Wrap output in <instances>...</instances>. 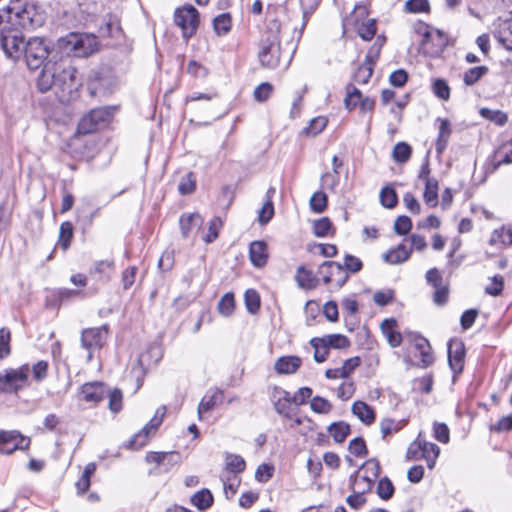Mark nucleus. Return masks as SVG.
I'll return each mask as SVG.
<instances>
[{
	"instance_id": "48",
	"label": "nucleus",
	"mask_w": 512,
	"mask_h": 512,
	"mask_svg": "<svg viewBox=\"0 0 512 512\" xmlns=\"http://www.w3.org/2000/svg\"><path fill=\"white\" fill-rule=\"evenodd\" d=\"M214 30L218 35H225L231 29V17L229 13H223L214 18Z\"/></svg>"
},
{
	"instance_id": "43",
	"label": "nucleus",
	"mask_w": 512,
	"mask_h": 512,
	"mask_svg": "<svg viewBox=\"0 0 512 512\" xmlns=\"http://www.w3.org/2000/svg\"><path fill=\"white\" fill-rule=\"evenodd\" d=\"M217 309L221 315L225 317L230 316L235 309V299L233 293H225L218 302Z\"/></svg>"
},
{
	"instance_id": "11",
	"label": "nucleus",
	"mask_w": 512,
	"mask_h": 512,
	"mask_svg": "<svg viewBox=\"0 0 512 512\" xmlns=\"http://www.w3.org/2000/svg\"><path fill=\"white\" fill-rule=\"evenodd\" d=\"M317 273L322 278L324 284L328 285L335 282L338 289L343 287L349 278L343 266L335 261H324L319 266Z\"/></svg>"
},
{
	"instance_id": "38",
	"label": "nucleus",
	"mask_w": 512,
	"mask_h": 512,
	"mask_svg": "<svg viewBox=\"0 0 512 512\" xmlns=\"http://www.w3.org/2000/svg\"><path fill=\"white\" fill-rule=\"evenodd\" d=\"M487 66H477L468 69L463 75V81L466 86H473L476 84L484 75L488 73Z\"/></svg>"
},
{
	"instance_id": "5",
	"label": "nucleus",
	"mask_w": 512,
	"mask_h": 512,
	"mask_svg": "<svg viewBox=\"0 0 512 512\" xmlns=\"http://www.w3.org/2000/svg\"><path fill=\"white\" fill-rule=\"evenodd\" d=\"M26 42L17 27L0 30V47L12 60H18L23 55Z\"/></svg>"
},
{
	"instance_id": "22",
	"label": "nucleus",
	"mask_w": 512,
	"mask_h": 512,
	"mask_svg": "<svg viewBox=\"0 0 512 512\" xmlns=\"http://www.w3.org/2000/svg\"><path fill=\"white\" fill-rule=\"evenodd\" d=\"M397 321L394 318L385 319L381 323L383 335L387 338L391 347H398L402 342L400 332L396 331Z\"/></svg>"
},
{
	"instance_id": "29",
	"label": "nucleus",
	"mask_w": 512,
	"mask_h": 512,
	"mask_svg": "<svg viewBox=\"0 0 512 512\" xmlns=\"http://www.w3.org/2000/svg\"><path fill=\"white\" fill-rule=\"evenodd\" d=\"M190 502L199 511H205L213 505L214 497L209 489L203 488L192 495Z\"/></svg>"
},
{
	"instance_id": "62",
	"label": "nucleus",
	"mask_w": 512,
	"mask_h": 512,
	"mask_svg": "<svg viewBox=\"0 0 512 512\" xmlns=\"http://www.w3.org/2000/svg\"><path fill=\"white\" fill-rule=\"evenodd\" d=\"M412 228L411 219L408 216H398L394 223V231L398 235H406Z\"/></svg>"
},
{
	"instance_id": "20",
	"label": "nucleus",
	"mask_w": 512,
	"mask_h": 512,
	"mask_svg": "<svg viewBox=\"0 0 512 512\" xmlns=\"http://www.w3.org/2000/svg\"><path fill=\"white\" fill-rule=\"evenodd\" d=\"M376 61L372 59V51H368L364 62L358 67L354 73V80L359 84H366L369 82Z\"/></svg>"
},
{
	"instance_id": "12",
	"label": "nucleus",
	"mask_w": 512,
	"mask_h": 512,
	"mask_svg": "<svg viewBox=\"0 0 512 512\" xmlns=\"http://www.w3.org/2000/svg\"><path fill=\"white\" fill-rule=\"evenodd\" d=\"M166 408L162 406L156 411L155 416L129 441L128 447L132 449H140L145 446L150 438V435L155 433L163 421Z\"/></svg>"
},
{
	"instance_id": "35",
	"label": "nucleus",
	"mask_w": 512,
	"mask_h": 512,
	"mask_svg": "<svg viewBox=\"0 0 512 512\" xmlns=\"http://www.w3.org/2000/svg\"><path fill=\"white\" fill-rule=\"evenodd\" d=\"M346 93L347 94L344 99V104L347 110L352 111L358 105L360 106V101L363 97L361 91L358 88L352 84H348L346 86Z\"/></svg>"
},
{
	"instance_id": "10",
	"label": "nucleus",
	"mask_w": 512,
	"mask_h": 512,
	"mask_svg": "<svg viewBox=\"0 0 512 512\" xmlns=\"http://www.w3.org/2000/svg\"><path fill=\"white\" fill-rule=\"evenodd\" d=\"M107 333L106 326L87 328L82 331L81 345L88 351V361L92 360L93 353L96 350H100L103 347L107 339Z\"/></svg>"
},
{
	"instance_id": "7",
	"label": "nucleus",
	"mask_w": 512,
	"mask_h": 512,
	"mask_svg": "<svg viewBox=\"0 0 512 512\" xmlns=\"http://www.w3.org/2000/svg\"><path fill=\"white\" fill-rule=\"evenodd\" d=\"M258 57L262 66L273 69L280 63L281 47L276 34L269 35L260 43Z\"/></svg>"
},
{
	"instance_id": "25",
	"label": "nucleus",
	"mask_w": 512,
	"mask_h": 512,
	"mask_svg": "<svg viewBox=\"0 0 512 512\" xmlns=\"http://www.w3.org/2000/svg\"><path fill=\"white\" fill-rule=\"evenodd\" d=\"M494 36L505 49L512 51V19L502 21Z\"/></svg>"
},
{
	"instance_id": "51",
	"label": "nucleus",
	"mask_w": 512,
	"mask_h": 512,
	"mask_svg": "<svg viewBox=\"0 0 512 512\" xmlns=\"http://www.w3.org/2000/svg\"><path fill=\"white\" fill-rule=\"evenodd\" d=\"M376 21L375 19H369L366 22H362L358 26V35L365 41L371 40L376 34Z\"/></svg>"
},
{
	"instance_id": "39",
	"label": "nucleus",
	"mask_w": 512,
	"mask_h": 512,
	"mask_svg": "<svg viewBox=\"0 0 512 512\" xmlns=\"http://www.w3.org/2000/svg\"><path fill=\"white\" fill-rule=\"evenodd\" d=\"M245 460L237 454H227L225 468L228 472L233 474L241 473L245 470Z\"/></svg>"
},
{
	"instance_id": "58",
	"label": "nucleus",
	"mask_w": 512,
	"mask_h": 512,
	"mask_svg": "<svg viewBox=\"0 0 512 512\" xmlns=\"http://www.w3.org/2000/svg\"><path fill=\"white\" fill-rule=\"evenodd\" d=\"M321 0H300L302 14H303V26L304 28L310 18V16L318 8Z\"/></svg>"
},
{
	"instance_id": "59",
	"label": "nucleus",
	"mask_w": 512,
	"mask_h": 512,
	"mask_svg": "<svg viewBox=\"0 0 512 512\" xmlns=\"http://www.w3.org/2000/svg\"><path fill=\"white\" fill-rule=\"evenodd\" d=\"M196 188L195 176L192 172H189L183 177L178 185V191L181 195L191 194Z\"/></svg>"
},
{
	"instance_id": "14",
	"label": "nucleus",
	"mask_w": 512,
	"mask_h": 512,
	"mask_svg": "<svg viewBox=\"0 0 512 512\" xmlns=\"http://www.w3.org/2000/svg\"><path fill=\"white\" fill-rule=\"evenodd\" d=\"M465 346L461 340L453 339L448 342V362L454 374H460L464 367Z\"/></svg>"
},
{
	"instance_id": "16",
	"label": "nucleus",
	"mask_w": 512,
	"mask_h": 512,
	"mask_svg": "<svg viewBox=\"0 0 512 512\" xmlns=\"http://www.w3.org/2000/svg\"><path fill=\"white\" fill-rule=\"evenodd\" d=\"M291 394L288 391H285L280 388H275V391L272 395L271 401L273 403V407L275 411L284 416L285 418H292V403L293 400Z\"/></svg>"
},
{
	"instance_id": "49",
	"label": "nucleus",
	"mask_w": 512,
	"mask_h": 512,
	"mask_svg": "<svg viewBox=\"0 0 512 512\" xmlns=\"http://www.w3.org/2000/svg\"><path fill=\"white\" fill-rule=\"evenodd\" d=\"M395 488L392 481L388 477H383L377 485V495L382 500H389L393 497Z\"/></svg>"
},
{
	"instance_id": "17",
	"label": "nucleus",
	"mask_w": 512,
	"mask_h": 512,
	"mask_svg": "<svg viewBox=\"0 0 512 512\" xmlns=\"http://www.w3.org/2000/svg\"><path fill=\"white\" fill-rule=\"evenodd\" d=\"M512 163V139L502 144L489 158L487 170L495 172L502 164Z\"/></svg>"
},
{
	"instance_id": "13",
	"label": "nucleus",
	"mask_w": 512,
	"mask_h": 512,
	"mask_svg": "<svg viewBox=\"0 0 512 512\" xmlns=\"http://www.w3.org/2000/svg\"><path fill=\"white\" fill-rule=\"evenodd\" d=\"M30 445V438L23 436L16 430L0 431V453L11 454L16 450H26Z\"/></svg>"
},
{
	"instance_id": "9",
	"label": "nucleus",
	"mask_w": 512,
	"mask_h": 512,
	"mask_svg": "<svg viewBox=\"0 0 512 512\" xmlns=\"http://www.w3.org/2000/svg\"><path fill=\"white\" fill-rule=\"evenodd\" d=\"M447 37L440 31H428L423 33V40L421 42L420 51L422 54L431 58L439 57L447 46Z\"/></svg>"
},
{
	"instance_id": "28",
	"label": "nucleus",
	"mask_w": 512,
	"mask_h": 512,
	"mask_svg": "<svg viewBox=\"0 0 512 512\" xmlns=\"http://www.w3.org/2000/svg\"><path fill=\"white\" fill-rule=\"evenodd\" d=\"M407 424V421L402 420H396L392 418H384L380 421V431L382 434V438L384 440H387L388 437H391L392 435L398 433L400 430L404 428V426Z\"/></svg>"
},
{
	"instance_id": "2",
	"label": "nucleus",
	"mask_w": 512,
	"mask_h": 512,
	"mask_svg": "<svg viewBox=\"0 0 512 512\" xmlns=\"http://www.w3.org/2000/svg\"><path fill=\"white\" fill-rule=\"evenodd\" d=\"M5 20L17 28L34 30L44 24L46 13L34 1L11 0L10 4L0 11V25Z\"/></svg>"
},
{
	"instance_id": "55",
	"label": "nucleus",
	"mask_w": 512,
	"mask_h": 512,
	"mask_svg": "<svg viewBox=\"0 0 512 512\" xmlns=\"http://www.w3.org/2000/svg\"><path fill=\"white\" fill-rule=\"evenodd\" d=\"M310 408L315 413L328 414L332 409V405L327 399L315 396L310 402Z\"/></svg>"
},
{
	"instance_id": "24",
	"label": "nucleus",
	"mask_w": 512,
	"mask_h": 512,
	"mask_svg": "<svg viewBox=\"0 0 512 512\" xmlns=\"http://www.w3.org/2000/svg\"><path fill=\"white\" fill-rule=\"evenodd\" d=\"M412 248L407 249L404 244H399L396 248L383 254V260L389 264L396 265L407 261L411 255Z\"/></svg>"
},
{
	"instance_id": "50",
	"label": "nucleus",
	"mask_w": 512,
	"mask_h": 512,
	"mask_svg": "<svg viewBox=\"0 0 512 512\" xmlns=\"http://www.w3.org/2000/svg\"><path fill=\"white\" fill-rule=\"evenodd\" d=\"M328 198L324 192H315L310 198V208L315 213H322L327 208Z\"/></svg>"
},
{
	"instance_id": "45",
	"label": "nucleus",
	"mask_w": 512,
	"mask_h": 512,
	"mask_svg": "<svg viewBox=\"0 0 512 512\" xmlns=\"http://www.w3.org/2000/svg\"><path fill=\"white\" fill-rule=\"evenodd\" d=\"M310 344L315 350L314 360L318 363L324 362L329 354V348L326 346L323 340L315 337L310 340Z\"/></svg>"
},
{
	"instance_id": "8",
	"label": "nucleus",
	"mask_w": 512,
	"mask_h": 512,
	"mask_svg": "<svg viewBox=\"0 0 512 512\" xmlns=\"http://www.w3.org/2000/svg\"><path fill=\"white\" fill-rule=\"evenodd\" d=\"M174 22L181 28L183 37L188 40L197 30L199 24V13L192 5L178 8L174 13Z\"/></svg>"
},
{
	"instance_id": "19",
	"label": "nucleus",
	"mask_w": 512,
	"mask_h": 512,
	"mask_svg": "<svg viewBox=\"0 0 512 512\" xmlns=\"http://www.w3.org/2000/svg\"><path fill=\"white\" fill-rule=\"evenodd\" d=\"M301 364L302 360L298 356H282L276 360L274 369L278 374H293L300 368Z\"/></svg>"
},
{
	"instance_id": "4",
	"label": "nucleus",
	"mask_w": 512,
	"mask_h": 512,
	"mask_svg": "<svg viewBox=\"0 0 512 512\" xmlns=\"http://www.w3.org/2000/svg\"><path fill=\"white\" fill-rule=\"evenodd\" d=\"M113 107H99L84 115L78 123L79 134H90L104 128L113 116Z\"/></svg>"
},
{
	"instance_id": "40",
	"label": "nucleus",
	"mask_w": 512,
	"mask_h": 512,
	"mask_svg": "<svg viewBox=\"0 0 512 512\" xmlns=\"http://www.w3.org/2000/svg\"><path fill=\"white\" fill-rule=\"evenodd\" d=\"M380 202L383 207L392 209L398 203V196L394 188L385 186L380 191Z\"/></svg>"
},
{
	"instance_id": "33",
	"label": "nucleus",
	"mask_w": 512,
	"mask_h": 512,
	"mask_svg": "<svg viewBox=\"0 0 512 512\" xmlns=\"http://www.w3.org/2000/svg\"><path fill=\"white\" fill-rule=\"evenodd\" d=\"M114 268L113 260H100L95 262L93 270L91 271L98 280L107 282L110 279V272Z\"/></svg>"
},
{
	"instance_id": "23",
	"label": "nucleus",
	"mask_w": 512,
	"mask_h": 512,
	"mask_svg": "<svg viewBox=\"0 0 512 512\" xmlns=\"http://www.w3.org/2000/svg\"><path fill=\"white\" fill-rule=\"evenodd\" d=\"M223 400V391L214 389L209 391L200 401L198 406V416L201 419L204 412L212 410L217 404Z\"/></svg>"
},
{
	"instance_id": "46",
	"label": "nucleus",
	"mask_w": 512,
	"mask_h": 512,
	"mask_svg": "<svg viewBox=\"0 0 512 512\" xmlns=\"http://www.w3.org/2000/svg\"><path fill=\"white\" fill-rule=\"evenodd\" d=\"M328 120L324 116H318L313 118L309 125L304 128L303 133L307 136H316L321 133L327 126Z\"/></svg>"
},
{
	"instance_id": "1",
	"label": "nucleus",
	"mask_w": 512,
	"mask_h": 512,
	"mask_svg": "<svg viewBox=\"0 0 512 512\" xmlns=\"http://www.w3.org/2000/svg\"><path fill=\"white\" fill-rule=\"evenodd\" d=\"M23 56L30 70L42 67L36 80V86L40 92L45 93L53 90L62 103L69 102L77 97L78 89L82 83L77 75L76 68L72 66L67 58H60L59 61L54 60V57L48 59V46L42 38H30L25 44Z\"/></svg>"
},
{
	"instance_id": "21",
	"label": "nucleus",
	"mask_w": 512,
	"mask_h": 512,
	"mask_svg": "<svg viewBox=\"0 0 512 512\" xmlns=\"http://www.w3.org/2000/svg\"><path fill=\"white\" fill-rule=\"evenodd\" d=\"M413 340L414 347L421 357V363L423 367H428L434 361L429 341L420 335H415Z\"/></svg>"
},
{
	"instance_id": "27",
	"label": "nucleus",
	"mask_w": 512,
	"mask_h": 512,
	"mask_svg": "<svg viewBox=\"0 0 512 512\" xmlns=\"http://www.w3.org/2000/svg\"><path fill=\"white\" fill-rule=\"evenodd\" d=\"M203 222L200 214L193 213L188 215H182L179 219L180 229L184 238L189 237L192 231L201 226Z\"/></svg>"
},
{
	"instance_id": "52",
	"label": "nucleus",
	"mask_w": 512,
	"mask_h": 512,
	"mask_svg": "<svg viewBox=\"0 0 512 512\" xmlns=\"http://www.w3.org/2000/svg\"><path fill=\"white\" fill-rule=\"evenodd\" d=\"M245 305L251 314H255L260 309V297L256 290L248 289L244 295Z\"/></svg>"
},
{
	"instance_id": "53",
	"label": "nucleus",
	"mask_w": 512,
	"mask_h": 512,
	"mask_svg": "<svg viewBox=\"0 0 512 512\" xmlns=\"http://www.w3.org/2000/svg\"><path fill=\"white\" fill-rule=\"evenodd\" d=\"M433 93L441 100H448L450 98V87L446 80L438 78L432 84Z\"/></svg>"
},
{
	"instance_id": "37",
	"label": "nucleus",
	"mask_w": 512,
	"mask_h": 512,
	"mask_svg": "<svg viewBox=\"0 0 512 512\" xmlns=\"http://www.w3.org/2000/svg\"><path fill=\"white\" fill-rule=\"evenodd\" d=\"M489 243L491 245L501 243L504 246H511L512 245V229L505 228L504 226L501 227L500 229H495L491 235Z\"/></svg>"
},
{
	"instance_id": "47",
	"label": "nucleus",
	"mask_w": 512,
	"mask_h": 512,
	"mask_svg": "<svg viewBox=\"0 0 512 512\" xmlns=\"http://www.w3.org/2000/svg\"><path fill=\"white\" fill-rule=\"evenodd\" d=\"M332 229L333 224L328 217H322L313 222V233L317 237H327Z\"/></svg>"
},
{
	"instance_id": "32",
	"label": "nucleus",
	"mask_w": 512,
	"mask_h": 512,
	"mask_svg": "<svg viewBox=\"0 0 512 512\" xmlns=\"http://www.w3.org/2000/svg\"><path fill=\"white\" fill-rule=\"evenodd\" d=\"M439 183L436 178L427 179L425 182V190L423 198L425 203L430 207H436L438 204Z\"/></svg>"
},
{
	"instance_id": "44",
	"label": "nucleus",
	"mask_w": 512,
	"mask_h": 512,
	"mask_svg": "<svg viewBox=\"0 0 512 512\" xmlns=\"http://www.w3.org/2000/svg\"><path fill=\"white\" fill-rule=\"evenodd\" d=\"M480 115L483 118L492 121L493 123L499 126L505 125L508 121L507 114L501 110H491L489 108H482L480 110Z\"/></svg>"
},
{
	"instance_id": "34",
	"label": "nucleus",
	"mask_w": 512,
	"mask_h": 512,
	"mask_svg": "<svg viewBox=\"0 0 512 512\" xmlns=\"http://www.w3.org/2000/svg\"><path fill=\"white\" fill-rule=\"evenodd\" d=\"M328 432L333 437L334 441L337 443H342L350 434V426L349 424L339 421L334 422L328 426Z\"/></svg>"
},
{
	"instance_id": "54",
	"label": "nucleus",
	"mask_w": 512,
	"mask_h": 512,
	"mask_svg": "<svg viewBox=\"0 0 512 512\" xmlns=\"http://www.w3.org/2000/svg\"><path fill=\"white\" fill-rule=\"evenodd\" d=\"M344 268V271L348 274L350 273H358L363 268V263L360 258L351 255V254H345L344 256V262L341 264Z\"/></svg>"
},
{
	"instance_id": "41",
	"label": "nucleus",
	"mask_w": 512,
	"mask_h": 512,
	"mask_svg": "<svg viewBox=\"0 0 512 512\" xmlns=\"http://www.w3.org/2000/svg\"><path fill=\"white\" fill-rule=\"evenodd\" d=\"M412 149L409 144L406 142L397 143L392 151V156L395 162L397 163H405L411 157Z\"/></svg>"
},
{
	"instance_id": "64",
	"label": "nucleus",
	"mask_w": 512,
	"mask_h": 512,
	"mask_svg": "<svg viewBox=\"0 0 512 512\" xmlns=\"http://www.w3.org/2000/svg\"><path fill=\"white\" fill-rule=\"evenodd\" d=\"M405 8L410 13L428 12L430 9L428 0H407Z\"/></svg>"
},
{
	"instance_id": "30",
	"label": "nucleus",
	"mask_w": 512,
	"mask_h": 512,
	"mask_svg": "<svg viewBox=\"0 0 512 512\" xmlns=\"http://www.w3.org/2000/svg\"><path fill=\"white\" fill-rule=\"evenodd\" d=\"M295 279L298 286L303 289H314L318 284V279L313 275V272L304 266L298 267Z\"/></svg>"
},
{
	"instance_id": "61",
	"label": "nucleus",
	"mask_w": 512,
	"mask_h": 512,
	"mask_svg": "<svg viewBox=\"0 0 512 512\" xmlns=\"http://www.w3.org/2000/svg\"><path fill=\"white\" fill-rule=\"evenodd\" d=\"M364 473L370 476V479L376 480L380 474V464L376 458H370L361 466Z\"/></svg>"
},
{
	"instance_id": "15",
	"label": "nucleus",
	"mask_w": 512,
	"mask_h": 512,
	"mask_svg": "<svg viewBox=\"0 0 512 512\" xmlns=\"http://www.w3.org/2000/svg\"><path fill=\"white\" fill-rule=\"evenodd\" d=\"M80 394L82 400L95 405L106 398L108 388L102 382H89L82 385Z\"/></svg>"
},
{
	"instance_id": "18",
	"label": "nucleus",
	"mask_w": 512,
	"mask_h": 512,
	"mask_svg": "<svg viewBox=\"0 0 512 512\" xmlns=\"http://www.w3.org/2000/svg\"><path fill=\"white\" fill-rule=\"evenodd\" d=\"M249 257L255 267H264L268 260L267 244L264 241L252 242L249 248Z\"/></svg>"
},
{
	"instance_id": "42",
	"label": "nucleus",
	"mask_w": 512,
	"mask_h": 512,
	"mask_svg": "<svg viewBox=\"0 0 512 512\" xmlns=\"http://www.w3.org/2000/svg\"><path fill=\"white\" fill-rule=\"evenodd\" d=\"M326 346L335 349H343L350 346L349 339L342 334H331L321 338Z\"/></svg>"
},
{
	"instance_id": "3",
	"label": "nucleus",
	"mask_w": 512,
	"mask_h": 512,
	"mask_svg": "<svg viewBox=\"0 0 512 512\" xmlns=\"http://www.w3.org/2000/svg\"><path fill=\"white\" fill-rule=\"evenodd\" d=\"M58 46L67 55L87 57L95 51L96 38L87 34L70 33L58 40Z\"/></svg>"
},
{
	"instance_id": "31",
	"label": "nucleus",
	"mask_w": 512,
	"mask_h": 512,
	"mask_svg": "<svg viewBox=\"0 0 512 512\" xmlns=\"http://www.w3.org/2000/svg\"><path fill=\"white\" fill-rule=\"evenodd\" d=\"M440 122L439 133L436 141V151L442 153L448 144V140L452 133L451 123L448 119H437Z\"/></svg>"
},
{
	"instance_id": "36",
	"label": "nucleus",
	"mask_w": 512,
	"mask_h": 512,
	"mask_svg": "<svg viewBox=\"0 0 512 512\" xmlns=\"http://www.w3.org/2000/svg\"><path fill=\"white\" fill-rule=\"evenodd\" d=\"M73 233L74 229L71 222L65 221L60 225L58 244L63 250H67L70 247Z\"/></svg>"
},
{
	"instance_id": "63",
	"label": "nucleus",
	"mask_w": 512,
	"mask_h": 512,
	"mask_svg": "<svg viewBox=\"0 0 512 512\" xmlns=\"http://www.w3.org/2000/svg\"><path fill=\"white\" fill-rule=\"evenodd\" d=\"M48 367L49 365L47 361L40 360L32 366L30 372H32L33 377L37 382H41L48 375Z\"/></svg>"
},
{
	"instance_id": "60",
	"label": "nucleus",
	"mask_w": 512,
	"mask_h": 512,
	"mask_svg": "<svg viewBox=\"0 0 512 512\" xmlns=\"http://www.w3.org/2000/svg\"><path fill=\"white\" fill-rule=\"evenodd\" d=\"M10 340L11 333L10 330L3 327L0 329V360L7 357L10 352Z\"/></svg>"
},
{
	"instance_id": "26",
	"label": "nucleus",
	"mask_w": 512,
	"mask_h": 512,
	"mask_svg": "<svg viewBox=\"0 0 512 512\" xmlns=\"http://www.w3.org/2000/svg\"><path fill=\"white\" fill-rule=\"evenodd\" d=\"M352 413L366 425L375 421V412L372 407L363 401H356L352 405Z\"/></svg>"
},
{
	"instance_id": "57",
	"label": "nucleus",
	"mask_w": 512,
	"mask_h": 512,
	"mask_svg": "<svg viewBox=\"0 0 512 512\" xmlns=\"http://www.w3.org/2000/svg\"><path fill=\"white\" fill-rule=\"evenodd\" d=\"M109 398L108 407L111 412L118 413L122 409V392L119 389L110 391L108 389L107 396Z\"/></svg>"
},
{
	"instance_id": "56",
	"label": "nucleus",
	"mask_w": 512,
	"mask_h": 512,
	"mask_svg": "<svg viewBox=\"0 0 512 512\" xmlns=\"http://www.w3.org/2000/svg\"><path fill=\"white\" fill-rule=\"evenodd\" d=\"M348 450L356 457H365L368 454V449L363 438L356 437L349 442Z\"/></svg>"
},
{
	"instance_id": "6",
	"label": "nucleus",
	"mask_w": 512,
	"mask_h": 512,
	"mask_svg": "<svg viewBox=\"0 0 512 512\" xmlns=\"http://www.w3.org/2000/svg\"><path fill=\"white\" fill-rule=\"evenodd\" d=\"M30 367L24 364L16 369H8L5 374H0V392H17L26 386Z\"/></svg>"
}]
</instances>
